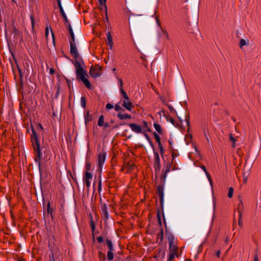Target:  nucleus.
<instances>
[{
    "label": "nucleus",
    "mask_w": 261,
    "mask_h": 261,
    "mask_svg": "<svg viewBox=\"0 0 261 261\" xmlns=\"http://www.w3.org/2000/svg\"><path fill=\"white\" fill-rule=\"evenodd\" d=\"M122 106L129 111H132L134 108V106L130 101H126V100L123 101Z\"/></svg>",
    "instance_id": "nucleus-14"
},
{
    "label": "nucleus",
    "mask_w": 261,
    "mask_h": 261,
    "mask_svg": "<svg viewBox=\"0 0 261 261\" xmlns=\"http://www.w3.org/2000/svg\"><path fill=\"white\" fill-rule=\"evenodd\" d=\"M242 206H243V202H242V200H240V202L239 203L238 205V209H239V211H240V208L241 207H242Z\"/></svg>",
    "instance_id": "nucleus-54"
},
{
    "label": "nucleus",
    "mask_w": 261,
    "mask_h": 261,
    "mask_svg": "<svg viewBox=\"0 0 261 261\" xmlns=\"http://www.w3.org/2000/svg\"><path fill=\"white\" fill-rule=\"evenodd\" d=\"M99 256H100V257H102L103 259H106V256H105V254H103V253L100 252Z\"/></svg>",
    "instance_id": "nucleus-59"
},
{
    "label": "nucleus",
    "mask_w": 261,
    "mask_h": 261,
    "mask_svg": "<svg viewBox=\"0 0 261 261\" xmlns=\"http://www.w3.org/2000/svg\"><path fill=\"white\" fill-rule=\"evenodd\" d=\"M205 174H206V177H207V179H208V181H210V184H212V179L211 177L210 174L208 173V172L206 173Z\"/></svg>",
    "instance_id": "nucleus-49"
},
{
    "label": "nucleus",
    "mask_w": 261,
    "mask_h": 261,
    "mask_svg": "<svg viewBox=\"0 0 261 261\" xmlns=\"http://www.w3.org/2000/svg\"><path fill=\"white\" fill-rule=\"evenodd\" d=\"M154 168L155 174L159 173L161 170V164H160V159L159 153L154 151Z\"/></svg>",
    "instance_id": "nucleus-4"
},
{
    "label": "nucleus",
    "mask_w": 261,
    "mask_h": 261,
    "mask_svg": "<svg viewBox=\"0 0 261 261\" xmlns=\"http://www.w3.org/2000/svg\"><path fill=\"white\" fill-rule=\"evenodd\" d=\"M201 168L203 170V171L205 172V173H206L208 172L207 171L206 169V168H205V166H201Z\"/></svg>",
    "instance_id": "nucleus-62"
},
{
    "label": "nucleus",
    "mask_w": 261,
    "mask_h": 261,
    "mask_svg": "<svg viewBox=\"0 0 261 261\" xmlns=\"http://www.w3.org/2000/svg\"><path fill=\"white\" fill-rule=\"evenodd\" d=\"M239 213L240 218H239V222H238V224H239L240 226L242 227L243 223V221L241 220V212L240 211H239Z\"/></svg>",
    "instance_id": "nucleus-40"
},
{
    "label": "nucleus",
    "mask_w": 261,
    "mask_h": 261,
    "mask_svg": "<svg viewBox=\"0 0 261 261\" xmlns=\"http://www.w3.org/2000/svg\"><path fill=\"white\" fill-rule=\"evenodd\" d=\"M98 190L100 191L101 190V180L99 179L98 182Z\"/></svg>",
    "instance_id": "nucleus-56"
},
{
    "label": "nucleus",
    "mask_w": 261,
    "mask_h": 261,
    "mask_svg": "<svg viewBox=\"0 0 261 261\" xmlns=\"http://www.w3.org/2000/svg\"><path fill=\"white\" fill-rule=\"evenodd\" d=\"M75 58V63L74 65L76 69H79V67H82V64H84L83 60L81 58L80 56H77Z\"/></svg>",
    "instance_id": "nucleus-15"
},
{
    "label": "nucleus",
    "mask_w": 261,
    "mask_h": 261,
    "mask_svg": "<svg viewBox=\"0 0 261 261\" xmlns=\"http://www.w3.org/2000/svg\"><path fill=\"white\" fill-rule=\"evenodd\" d=\"M185 120L187 123V125L189 126H190V114H188L185 118Z\"/></svg>",
    "instance_id": "nucleus-42"
},
{
    "label": "nucleus",
    "mask_w": 261,
    "mask_h": 261,
    "mask_svg": "<svg viewBox=\"0 0 261 261\" xmlns=\"http://www.w3.org/2000/svg\"><path fill=\"white\" fill-rule=\"evenodd\" d=\"M70 43V51L71 55L74 57L76 58V57L79 56L80 55L79 54L76 45L75 44V41H69Z\"/></svg>",
    "instance_id": "nucleus-6"
},
{
    "label": "nucleus",
    "mask_w": 261,
    "mask_h": 261,
    "mask_svg": "<svg viewBox=\"0 0 261 261\" xmlns=\"http://www.w3.org/2000/svg\"><path fill=\"white\" fill-rule=\"evenodd\" d=\"M76 74L77 77L80 79L88 88L89 89L91 88V83L86 77V76H87V74L83 67H79V69H76Z\"/></svg>",
    "instance_id": "nucleus-2"
},
{
    "label": "nucleus",
    "mask_w": 261,
    "mask_h": 261,
    "mask_svg": "<svg viewBox=\"0 0 261 261\" xmlns=\"http://www.w3.org/2000/svg\"><path fill=\"white\" fill-rule=\"evenodd\" d=\"M159 149H160V153L161 154L162 156L163 155V154L164 153V147H161V148H159Z\"/></svg>",
    "instance_id": "nucleus-55"
},
{
    "label": "nucleus",
    "mask_w": 261,
    "mask_h": 261,
    "mask_svg": "<svg viewBox=\"0 0 261 261\" xmlns=\"http://www.w3.org/2000/svg\"><path fill=\"white\" fill-rule=\"evenodd\" d=\"M128 125L132 131L138 134L142 133V127L140 125L136 123H129Z\"/></svg>",
    "instance_id": "nucleus-10"
},
{
    "label": "nucleus",
    "mask_w": 261,
    "mask_h": 261,
    "mask_svg": "<svg viewBox=\"0 0 261 261\" xmlns=\"http://www.w3.org/2000/svg\"><path fill=\"white\" fill-rule=\"evenodd\" d=\"M216 256L218 257H220V250H218L216 253Z\"/></svg>",
    "instance_id": "nucleus-63"
},
{
    "label": "nucleus",
    "mask_w": 261,
    "mask_h": 261,
    "mask_svg": "<svg viewBox=\"0 0 261 261\" xmlns=\"http://www.w3.org/2000/svg\"><path fill=\"white\" fill-rule=\"evenodd\" d=\"M12 28L13 29L11 33L14 34L13 38L15 39L17 38V36L19 34V32L14 26H13Z\"/></svg>",
    "instance_id": "nucleus-26"
},
{
    "label": "nucleus",
    "mask_w": 261,
    "mask_h": 261,
    "mask_svg": "<svg viewBox=\"0 0 261 261\" xmlns=\"http://www.w3.org/2000/svg\"><path fill=\"white\" fill-rule=\"evenodd\" d=\"M143 127H144L146 129V131L148 132H151V129L148 127V123L145 121H143Z\"/></svg>",
    "instance_id": "nucleus-35"
},
{
    "label": "nucleus",
    "mask_w": 261,
    "mask_h": 261,
    "mask_svg": "<svg viewBox=\"0 0 261 261\" xmlns=\"http://www.w3.org/2000/svg\"><path fill=\"white\" fill-rule=\"evenodd\" d=\"M106 1V0H98V2H99V3L101 7H104L105 8H106V4H105Z\"/></svg>",
    "instance_id": "nucleus-41"
},
{
    "label": "nucleus",
    "mask_w": 261,
    "mask_h": 261,
    "mask_svg": "<svg viewBox=\"0 0 261 261\" xmlns=\"http://www.w3.org/2000/svg\"><path fill=\"white\" fill-rule=\"evenodd\" d=\"M117 79V84L118 87H119V89L120 91V94H122L123 92H125L124 91L123 86V83L121 79L119 77H116Z\"/></svg>",
    "instance_id": "nucleus-16"
},
{
    "label": "nucleus",
    "mask_w": 261,
    "mask_h": 261,
    "mask_svg": "<svg viewBox=\"0 0 261 261\" xmlns=\"http://www.w3.org/2000/svg\"><path fill=\"white\" fill-rule=\"evenodd\" d=\"M249 44L248 39H241L240 41L239 46L242 49L243 47L245 45H248Z\"/></svg>",
    "instance_id": "nucleus-23"
},
{
    "label": "nucleus",
    "mask_w": 261,
    "mask_h": 261,
    "mask_svg": "<svg viewBox=\"0 0 261 261\" xmlns=\"http://www.w3.org/2000/svg\"><path fill=\"white\" fill-rule=\"evenodd\" d=\"M105 129H106L110 126V125L109 123H104L103 125Z\"/></svg>",
    "instance_id": "nucleus-57"
},
{
    "label": "nucleus",
    "mask_w": 261,
    "mask_h": 261,
    "mask_svg": "<svg viewBox=\"0 0 261 261\" xmlns=\"http://www.w3.org/2000/svg\"><path fill=\"white\" fill-rule=\"evenodd\" d=\"M81 105L83 108H85L86 106V101L85 98L84 96H82L81 98Z\"/></svg>",
    "instance_id": "nucleus-30"
},
{
    "label": "nucleus",
    "mask_w": 261,
    "mask_h": 261,
    "mask_svg": "<svg viewBox=\"0 0 261 261\" xmlns=\"http://www.w3.org/2000/svg\"><path fill=\"white\" fill-rule=\"evenodd\" d=\"M156 217L158 218V223H159V225L160 226H162L161 214H160V210L159 208L158 209Z\"/></svg>",
    "instance_id": "nucleus-31"
},
{
    "label": "nucleus",
    "mask_w": 261,
    "mask_h": 261,
    "mask_svg": "<svg viewBox=\"0 0 261 261\" xmlns=\"http://www.w3.org/2000/svg\"><path fill=\"white\" fill-rule=\"evenodd\" d=\"M106 107L107 110H110V109H113L114 107V106L111 103H109L107 104Z\"/></svg>",
    "instance_id": "nucleus-46"
},
{
    "label": "nucleus",
    "mask_w": 261,
    "mask_h": 261,
    "mask_svg": "<svg viewBox=\"0 0 261 261\" xmlns=\"http://www.w3.org/2000/svg\"><path fill=\"white\" fill-rule=\"evenodd\" d=\"M229 140L230 141H232V142H233V143H234L236 142V139L235 138L233 137L232 135V134H230L229 135Z\"/></svg>",
    "instance_id": "nucleus-53"
},
{
    "label": "nucleus",
    "mask_w": 261,
    "mask_h": 261,
    "mask_svg": "<svg viewBox=\"0 0 261 261\" xmlns=\"http://www.w3.org/2000/svg\"><path fill=\"white\" fill-rule=\"evenodd\" d=\"M205 128H206V125L204 124L203 127V134H204V135L205 137L206 140H207V141H208V138L207 137V133H206Z\"/></svg>",
    "instance_id": "nucleus-45"
},
{
    "label": "nucleus",
    "mask_w": 261,
    "mask_h": 261,
    "mask_svg": "<svg viewBox=\"0 0 261 261\" xmlns=\"http://www.w3.org/2000/svg\"><path fill=\"white\" fill-rule=\"evenodd\" d=\"M153 136L157 143L161 141L159 135L155 132H153Z\"/></svg>",
    "instance_id": "nucleus-37"
},
{
    "label": "nucleus",
    "mask_w": 261,
    "mask_h": 261,
    "mask_svg": "<svg viewBox=\"0 0 261 261\" xmlns=\"http://www.w3.org/2000/svg\"><path fill=\"white\" fill-rule=\"evenodd\" d=\"M102 212L103 216L106 219H108L109 217V214L108 208L106 204H105L104 205H103L102 206Z\"/></svg>",
    "instance_id": "nucleus-22"
},
{
    "label": "nucleus",
    "mask_w": 261,
    "mask_h": 261,
    "mask_svg": "<svg viewBox=\"0 0 261 261\" xmlns=\"http://www.w3.org/2000/svg\"><path fill=\"white\" fill-rule=\"evenodd\" d=\"M52 211H53V209H52V208L50 207V202L48 201L47 204V205H46V213L48 215H50L51 216V217L53 218Z\"/></svg>",
    "instance_id": "nucleus-25"
},
{
    "label": "nucleus",
    "mask_w": 261,
    "mask_h": 261,
    "mask_svg": "<svg viewBox=\"0 0 261 261\" xmlns=\"http://www.w3.org/2000/svg\"><path fill=\"white\" fill-rule=\"evenodd\" d=\"M175 256L178 257V255L177 254V253H170L167 261L172 260L173 259H174Z\"/></svg>",
    "instance_id": "nucleus-32"
},
{
    "label": "nucleus",
    "mask_w": 261,
    "mask_h": 261,
    "mask_svg": "<svg viewBox=\"0 0 261 261\" xmlns=\"http://www.w3.org/2000/svg\"><path fill=\"white\" fill-rule=\"evenodd\" d=\"M170 168H171V164L170 162H168L166 164V169L165 171L166 172V173H168L170 171Z\"/></svg>",
    "instance_id": "nucleus-38"
},
{
    "label": "nucleus",
    "mask_w": 261,
    "mask_h": 261,
    "mask_svg": "<svg viewBox=\"0 0 261 261\" xmlns=\"http://www.w3.org/2000/svg\"><path fill=\"white\" fill-rule=\"evenodd\" d=\"M117 117L120 120L131 119V118H132V116L128 114H122L120 112L117 114Z\"/></svg>",
    "instance_id": "nucleus-19"
},
{
    "label": "nucleus",
    "mask_w": 261,
    "mask_h": 261,
    "mask_svg": "<svg viewBox=\"0 0 261 261\" xmlns=\"http://www.w3.org/2000/svg\"><path fill=\"white\" fill-rule=\"evenodd\" d=\"M97 240L99 243H102L103 241V239L102 236H99L97 238Z\"/></svg>",
    "instance_id": "nucleus-51"
},
{
    "label": "nucleus",
    "mask_w": 261,
    "mask_h": 261,
    "mask_svg": "<svg viewBox=\"0 0 261 261\" xmlns=\"http://www.w3.org/2000/svg\"><path fill=\"white\" fill-rule=\"evenodd\" d=\"M122 97L124 99V100H126V101H130L129 98L127 96V93L125 92H123L122 94H120Z\"/></svg>",
    "instance_id": "nucleus-33"
},
{
    "label": "nucleus",
    "mask_w": 261,
    "mask_h": 261,
    "mask_svg": "<svg viewBox=\"0 0 261 261\" xmlns=\"http://www.w3.org/2000/svg\"><path fill=\"white\" fill-rule=\"evenodd\" d=\"M92 174L89 172H86L85 176L83 178V181L88 188H89L90 187L91 184L90 180L92 179Z\"/></svg>",
    "instance_id": "nucleus-9"
},
{
    "label": "nucleus",
    "mask_w": 261,
    "mask_h": 261,
    "mask_svg": "<svg viewBox=\"0 0 261 261\" xmlns=\"http://www.w3.org/2000/svg\"><path fill=\"white\" fill-rule=\"evenodd\" d=\"M106 158V156L105 154H99L98 156V169L100 170V172H101L102 167L105 162Z\"/></svg>",
    "instance_id": "nucleus-11"
},
{
    "label": "nucleus",
    "mask_w": 261,
    "mask_h": 261,
    "mask_svg": "<svg viewBox=\"0 0 261 261\" xmlns=\"http://www.w3.org/2000/svg\"><path fill=\"white\" fill-rule=\"evenodd\" d=\"M32 141L34 146V150L36 153V156L35 158V162L37 164L38 166L42 165L41 164L40 160L42 156V153L41 149L40 143L38 140V135L33 127H32Z\"/></svg>",
    "instance_id": "nucleus-1"
},
{
    "label": "nucleus",
    "mask_w": 261,
    "mask_h": 261,
    "mask_svg": "<svg viewBox=\"0 0 261 261\" xmlns=\"http://www.w3.org/2000/svg\"><path fill=\"white\" fill-rule=\"evenodd\" d=\"M40 177V183H47L50 180V175L45 166L40 165L38 166Z\"/></svg>",
    "instance_id": "nucleus-3"
},
{
    "label": "nucleus",
    "mask_w": 261,
    "mask_h": 261,
    "mask_svg": "<svg viewBox=\"0 0 261 261\" xmlns=\"http://www.w3.org/2000/svg\"><path fill=\"white\" fill-rule=\"evenodd\" d=\"M147 141L148 142L150 146L151 147V148H152L153 151H155L154 150V145L151 141V140L150 139V138L149 139V140H147Z\"/></svg>",
    "instance_id": "nucleus-47"
},
{
    "label": "nucleus",
    "mask_w": 261,
    "mask_h": 261,
    "mask_svg": "<svg viewBox=\"0 0 261 261\" xmlns=\"http://www.w3.org/2000/svg\"><path fill=\"white\" fill-rule=\"evenodd\" d=\"M57 3H58V7L60 9V11H62V10H64L63 9V6L62 5V3H61V0H57Z\"/></svg>",
    "instance_id": "nucleus-44"
},
{
    "label": "nucleus",
    "mask_w": 261,
    "mask_h": 261,
    "mask_svg": "<svg viewBox=\"0 0 261 261\" xmlns=\"http://www.w3.org/2000/svg\"><path fill=\"white\" fill-rule=\"evenodd\" d=\"M163 220H164V222L165 229H166V235L167 236V239L168 240L169 244H174V237L172 233H170L168 232L165 218L164 214H163Z\"/></svg>",
    "instance_id": "nucleus-8"
},
{
    "label": "nucleus",
    "mask_w": 261,
    "mask_h": 261,
    "mask_svg": "<svg viewBox=\"0 0 261 261\" xmlns=\"http://www.w3.org/2000/svg\"><path fill=\"white\" fill-rule=\"evenodd\" d=\"M188 31L190 33H195V31H198L197 27V22L194 23L193 28L191 27V24L189 23L187 26Z\"/></svg>",
    "instance_id": "nucleus-18"
},
{
    "label": "nucleus",
    "mask_w": 261,
    "mask_h": 261,
    "mask_svg": "<svg viewBox=\"0 0 261 261\" xmlns=\"http://www.w3.org/2000/svg\"><path fill=\"white\" fill-rule=\"evenodd\" d=\"M104 117L103 115L99 116L98 120V125L99 126H102L104 124Z\"/></svg>",
    "instance_id": "nucleus-27"
},
{
    "label": "nucleus",
    "mask_w": 261,
    "mask_h": 261,
    "mask_svg": "<svg viewBox=\"0 0 261 261\" xmlns=\"http://www.w3.org/2000/svg\"><path fill=\"white\" fill-rule=\"evenodd\" d=\"M169 251L170 253H176L177 250V247L174 244H169Z\"/></svg>",
    "instance_id": "nucleus-21"
},
{
    "label": "nucleus",
    "mask_w": 261,
    "mask_h": 261,
    "mask_svg": "<svg viewBox=\"0 0 261 261\" xmlns=\"http://www.w3.org/2000/svg\"><path fill=\"white\" fill-rule=\"evenodd\" d=\"M142 133L143 134V135H144L145 138L146 139V140H149L150 139V137H149V136L145 132H142Z\"/></svg>",
    "instance_id": "nucleus-58"
},
{
    "label": "nucleus",
    "mask_w": 261,
    "mask_h": 261,
    "mask_svg": "<svg viewBox=\"0 0 261 261\" xmlns=\"http://www.w3.org/2000/svg\"><path fill=\"white\" fill-rule=\"evenodd\" d=\"M10 50V51L12 55V56H13V59L15 61V62L16 63V65H17V67L18 68V72H19V76H20V87L21 88V87H23V82H22V72L20 70V69L19 68L17 63V61L16 60V59L15 58V56H14V54L12 53V51H11V50L10 49H9Z\"/></svg>",
    "instance_id": "nucleus-12"
},
{
    "label": "nucleus",
    "mask_w": 261,
    "mask_h": 261,
    "mask_svg": "<svg viewBox=\"0 0 261 261\" xmlns=\"http://www.w3.org/2000/svg\"><path fill=\"white\" fill-rule=\"evenodd\" d=\"M106 244H107L109 250H113V245L112 242L111 240H109V239H107Z\"/></svg>",
    "instance_id": "nucleus-28"
},
{
    "label": "nucleus",
    "mask_w": 261,
    "mask_h": 261,
    "mask_svg": "<svg viewBox=\"0 0 261 261\" xmlns=\"http://www.w3.org/2000/svg\"><path fill=\"white\" fill-rule=\"evenodd\" d=\"M166 118L167 121H169L174 126H175V121L172 118H170L169 120H168L167 117H166Z\"/></svg>",
    "instance_id": "nucleus-52"
},
{
    "label": "nucleus",
    "mask_w": 261,
    "mask_h": 261,
    "mask_svg": "<svg viewBox=\"0 0 261 261\" xmlns=\"http://www.w3.org/2000/svg\"><path fill=\"white\" fill-rule=\"evenodd\" d=\"M153 126L156 131L160 134H163V130L161 127V126L156 123H154Z\"/></svg>",
    "instance_id": "nucleus-20"
},
{
    "label": "nucleus",
    "mask_w": 261,
    "mask_h": 261,
    "mask_svg": "<svg viewBox=\"0 0 261 261\" xmlns=\"http://www.w3.org/2000/svg\"><path fill=\"white\" fill-rule=\"evenodd\" d=\"M158 238H160V242H162L164 239V231L163 228H161L160 233L158 235Z\"/></svg>",
    "instance_id": "nucleus-34"
},
{
    "label": "nucleus",
    "mask_w": 261,
    "mask_h": 261,
    "mask_svg": "<svg viewBox=\"0 0 261 261\" xmlns=\"http://www.w3.org/2000/svg\"><path fill=\"white\" fill-rule=\"evenodd\" d=\"M67 25L68 26L70 36V38H69V41H75L74 34L71 24H70V23H68V24H67Z\"/></svg>",
    "instance_id": "nucleus-17"
},
{
    "label": "nucleus",
    "mask_w": 261,
    "mask_h": 261,
    "mask_svg": "<svg viewBox=\"0 0 261 261\" xmlns=\"http://www.w3.org/2000/svg\"><path fill=\"white\" fill-rule=\"evenodd\" d=\"M113 250H109L107 254V258L109 260H111L114 258V254L112 252Z\"/></svg>",
    "instance_id": "nucleus-29"
},
{
    "label": "nucleus",
    "mask_w": 261,
    "mask_h": 261,
    "mask_svg": "<svg viewBox=\"0 0 261 261\" xmlns=\"http://www.w3.org/2000/svg\"><path fill=\"white\" fill-rule=\"evenodd\" d=\"M89 73L93 77L96 78L101 75V69L99 67L90 68Z\"/></svg>",
    "instance_id": "nucleus-7"
},
{
    "label": "nucleus",
    "mask_w": 261,
    "mask_h": 261,
    "mask_svg": "<svg viewBox=\"0 0 261 261\" xmlns=\"http://www.w3.org/2000/svg\"><path fill=\"white\" fill-rule=\"evenodd\" d=\"M49 30H50V31H51L50 27H49V28L46 27V30H45V35L46 37H47L48 35ZM51 32L52 35L54 37V34L52 31H51Z\"/></svg>",
    "instance_id": "nucleus-43"
},
{
    "label": "nucleus",
    "mask_w": 261,
    "mask_h": 261,
    "mask_svg": "<svg viewBox=\"0 0 261 261\" xmlns=\"http://www.w3.org/2000/svg\"><path fill=\"white\" fill-rule=\"evenodd\" d=\"M60 12L61 13V15L62 16V17H63L64 18V23L66 25H67L68 24V23H69V21L67 18V16L65 13V12H64V10H62V11H60Z\"/></svg>",
    "instance_id": "nucleus-24"
},
{
    "label": "nucleus",
    "mask_w": 261,
    "mask_h": 261,
    "mask_svg": "<svg viewBox=\"0 0 261 261\" xmlns=\"http://www.w3.org/2000/svg\"><path fill=\"white\" fill-rule=\"evenodd\" d=\"M121 110H122V108L118 103L115 104V111H118Z\"/></svg>",
    "instance_id": "nucleus-48"
},
{
    "label": "nucleus",
    "mask_w": 261,
    "mask_h": 261,
    "mask_svg": "<svg viewBox=\"0 0 261 261\" xmlns=\"http://www.w3.org/2000/svg\"><path fill=\"white\" fill-rule=\"evenodd\" d=\"M91 226L92 230H94L95 229V225L93 221H91Z\"/></svg>",
    "instance_id": "nucleus-60"
},
{
    "label": "nucleus",
    "mask_w": 261,
    "mask_h": 261,
    "mask_svg": "<svg viewBox=\"0 0 261 261\" xmlns=\"http://www.w3.org/2000/svg\"><path fill=\"white\" fill-rule=\"evenodd\" d=\"M167 106L168 107V108L170 110V111L171 113H177L176 111H175V110L173 108V107L171 105H167Z\"/></svg>",
    "instance_id": "nucleus-39"
},
{
    "label": "nucleus",
    "mask_w": 261,
    "mask_h": 261,
    "mask_svg": "<svg viewBox=\"0 0 261 261\" xmlns=\"http://www.w3.org/2000/svg\"><path fill=\"white\" fill-rule=\"evenodd\" d=\"M167 173H166V172L165 171L164 174L163 175H162L161 178H163V179H164V181L165 180L166 178V177H167Z\"/></svg>",
    "instance_id": "nucleus-61"
},
{
    "label": "nucleus",
    "mask_w": 261,
    "mask_h": 261,
    "mask_svg": "<svg viewBox=\"0 0 261 261\" xmlns=\"http://www.w3.org/2000/svg\"><path fill=\"white\" fill-rule=\"evenodd\" d=\"M169 148L171 149V148H172L173 147H172V144H173V139L172 138H170L169 141Z\"/></svg>",
    "instance_id": "nucleus-50"
},
{
    "label": "nucleus",
    "mask_w": 261,
    "mask_h": 261,
    "mask_svg": "<svg viewBox=\"0 0 261 261\" xmlns=\"http://www.w3.org/2000/svg\"><path fill=\"white\" fill-rule=\"evenodd\" d=\"M233 189L232 187L229 188L228 190V197L230 198H231L233 195Z\"/></svg>",
    "instance_id": "nucleus-36"
},
{
    "label": "nucleus",
    "mask_w": 261,
    "mask_h": 261,
    "mask_svg": "<svg viewBox=\"0 0 261 261\" xmlns=\"http://www.w3.org/2000/svg\"><path fill=\"white\" fill-rule=\"evenodd\" d=\"M156 193L160 197V205L163 214H164V187L162 185H159L158 187Z\"/></svg>",
    "instance_id": "nucleus-5"
},
{
    "label": "nucleus",
    "mask_w": 261,
    "mask_h": 261,
    "mask_svg": "<svg viewBox=\"0 0 261 261\" xmlns=\"http://www.w3.org/2000/svg\"><path fill=\"white\" fill-rule=\"evenodd\" d=\"M90 166H91V164L90 163H87V165H86V169H87V170H90Z\"/></svg>",
    "instance_id": "nucleus-64"
},
{
    "label": "nucleus",
    "mask_w": 261,
    "mask_h": 261,
    "mask_svg": "<svg viewBox=\"0 0 261 261\" xmlns=\"http://www.w3.org/2000/svg\"><path fill=\"white\" fill-rule=\"evenodd\" d=\"M107 44L111 50L113 49V38L110 32L107 33Z\"/></svg>",
    "instance_id": "nucleus-13"
}]
</instances>
